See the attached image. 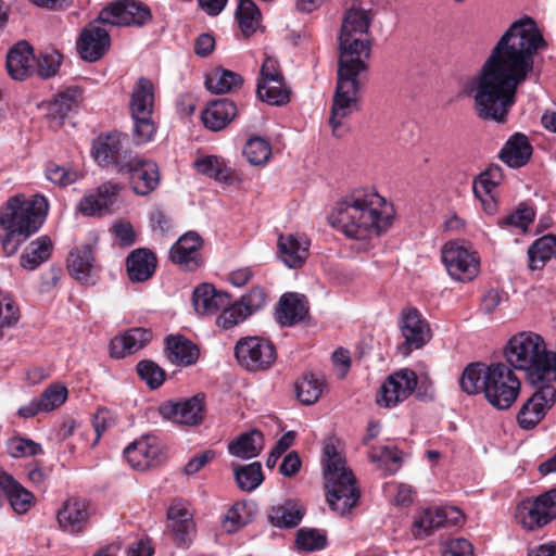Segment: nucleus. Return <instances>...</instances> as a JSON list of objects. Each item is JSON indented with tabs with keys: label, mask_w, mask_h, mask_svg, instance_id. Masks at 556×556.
Masks as SVG:
<instances>
[{
	"label": "nucleus",
	"mask_w": 556,
	"mask_h": 556,
	"mask_svg": "<svg viewBox=\"0 0 556 556\" xmlns=\"http://www.w3.org/2000/svg\"><path fill=\"white\" fill-rule=\"evenodd\" d=\"M543 46L532 18H520L508 27L480 70L460 83V94L473 98V109L480 118L506 121L517 89L533 72L534 55Z\"/></svg>",
	"instance_id": "nucleus-1"
},
{
	"label": "nucleus",
	"mask_w": 556,
	"mask_h": 556,
	"mask_svg": "<svg viewBox=\"0 0 556 556\" xmlns=\"http://www.w3.org/2000/svg\"><path fill=\"white\" fill-rule=\"evenodd\" d=\"M393 208L371 189H356L334 205L330 220L348 238L370 240L391 226Z\"/></svg>",
	"instance_id": "nucleus-2"
},
{
	"label": "nucleus",
	"mask_w": 556,
	"mask_h": 556,
	"mask_svg": "<svg viewBox=\"0 0 556 556\" xmlns=\"http://www.w3.org/2000/svg\"><path fill=\"white\" fill-rule=\"evenodd\" d=\"M49 203L46 197L35 194L26 200L17 194L11 198L0 214V244L7 256H11L43 224Z\"/></svg>",
	"instance_id": "nucleus-3"
},
{
	"label": "nucleus",
	"mask_w": 556,
	"mask_h": 556,
	"mask_svg": "<svg viewBox=\"0 0 556 556\" xmlns=\"http://www.w3.org/2000/svg\"><path fill=\"white\" fill-rule=\"evenodd\" d=\"M504 357L509 367L525 371L532 384L556 381V352L548 351L538 333L513 336L504 348Z\"/></svg>",
	"instance_id": "nucleus-4"
},
{
	"label": "nucleus",
	"mask_w": 556,
	"mask_h": 556,
	"mask_svg": "<svg viewBox=\"0 0 556 556\" xmlns=\"http://www.w3.org/2000/svg\"><path fill=\"white\" fill-rule=\"evenodd\" d=\"M351 7L344 14L339 36V63L367 68L370 56L369 26L372 21L370 9L364 0H351Z\"/></svg>",
	"instance_id": "nucleus-5"
},
{
	"label": "nucleus",
	"mask_w": 556,
	"mask_h": 556,
	"mask_svg": "<svg viewBox=\"0 0 556 556\" xmlns=\"http://www.w3.org/2000/svg\"><path fill=\"white\" fill-rule=\"evenodd\" d=\"M323 463L328 505L333 511L344 515L359 498L354 475L333 443L325 444Z\"/></svg>",
	"instance_id": "nucleus-6"
},
{
	"label": "nucleus",
	"mask_w": 556,
	"mask_h": 556,
	"mask_svg": "<svg viewBox=\"0 0 556 556\" xmlns=\"http://www.w3.org/2000/svg\"><path fill=\"white\" fill-rule=\"evenodd\" d=\"M366 70L338 63V80L329 117L332 132L337 137H341L345 131L344 119L358 110V77Z\"/></svg>",
	"instance_id": "nucleus-7"
},
{
	"label": "nucleus",
	"mask_w": 556,
	"mask_h": 556,
	"mask_svg": "<svg viewBox=\"0 0 556 556\" xmlns=\"http://www.w3.org/2000/svg\"><path fill=\"white\" fill-rule=\"evenodd\" d=\"M154 109V85L146 77H140L135 84L129 110L134 122L132 139L136 144H144L153 139L156 126L152 114Z\"/></svg>",
	"instance_id": "nucleus-8"
},
{
	"label": "nucleus",
	"mask_w": 556,
	"mask_h": 556,
	"mask_svg": "<svg viewBox=\"0 0 556 556\" xmlns=\"http://www.w3.org/2000/svg\"><path fill=\"white\" fill-rule=\"evenodd\" d=\"M484 396L497 409L509 408L518 399L521 382L511 367L504 363L488 365Z\"/></svg>",
	"instance_id": "nucleus-9"
},
{
	"label": "nucleus",
	"mask_w": 556,
	"mask_h": 556,
	"mask_svg": "<svg viewBox=\"0 0 556 556\" xmlns=\"http://www.w3.org/2000/svg\"><path fill=\"white\" fill-rule=\"evenodd\" d=\"M238 363L250 371H262L270 368L277 358L275 345L263 337H243L235 345Z\"/></svg>",
	"instance_id": "nucleus-10"
},
{
	"label": "nucleus",
	"mask_w": 556,
	"mask_h": 556,
	"mask_svg": "<svg viewBox=\"0 0 556 556\" xmlns=\"http://www.w3.org/2000/svg\"><path fill=\"white\" fill-rule=\"evenodd\" d=\"M442 261L448 275L456 281L468 282L479 274V256L458 242L451 241L444 244Z\"/></svg>",
	"instance_id": "nucleus-11"
},
{
	"label": "nucleus",
	"mask_w": 556,
	"mask_h": 556,
	"mask_svg": "<svg viewBox=\"0 0 556 556\" xmlns=\"http://www.w3.org/2000/svg\"><path fill=\"white\" fill-rule=\"evenodd\" d=\"M152 20L150 8L137 0H117L100 12V21L112 26H144Z\"/></svg>",
	"instance_id": "nucleus-12"
},
{
	"label": "nucleus",
	"mask_w": 556,
	"mask_h": 556,
	"mask_svg": "<svg viewBox=\"0 0 556 556\" xmlns=\"http://www.w3.org/2000/svg\"><path fill=\"white\" fill-rule=\"evenodd\" d=\"M417 386L414 370L404 368L390 375L380 387L376 402L379 406L391 408L405 401Z\"/></svg>",
	"instance_id": "nucleus-13"
},
{
	"label": "nucleus",
	"mask_w": 556,
	"mask_h": 556,
	"mask_svg": "<svg viewBox=\"0 0 556 556\" xmlns=\"http://www.w3.org/2000/svg\"><path fill=\"white\" fill-rule=\"evenodd\" d=\"M105 25L106 23L100 21L99 15L81 30L77 40V50L83 60L96 62L109 50L111 38Z\"/></svg>",
	"instance_id": "nucleus-14"
},
{
	"label": "nucleus",
	"mask_w": 556,
	"mask_h": 556,
	"mask_svg": "<svg viewBox=\"0 0 556 556\" xmlns=\"http://www.w3.org/2000/svg\"><path fill=\"white\" fill-rule=\"evenodd\" d=\"M539 389L521 406L517 420L522 429L534 428L553 406L556 390L551 382L540 383Z\"/></svg>",
	"instance_id": "nucleus-15"
},
{
	"label": "nucleus",
	"mask_w": 556,
	"mask_h": 556,
	"mask_svg": "<svg viewBox=\"0 0 556 556\" xmlns=\"http://www.w3.org/2000/svg\"><path fill=\"white\" fill-rule=\"evenodd\" d=\"M119 173L128 176L134 192L139 195L151 193L160 182L159 167L150 160L131 159L119 167Z\"/></svg>",
	"instance_id": "nucleus-16"
},
{
	"label": "nucleus",
	"mask_w": 556,
	"mask_h": 556,
	"mask_svg": "<svg viewBox=\"0 0 556 556\" xmlns=\"http://www.w3.org/2000/svg\"><path fill=\"white\" fill-rule=\"evenodd\" d=\"M160 414L173 422L184 426H198L204 417L203 396L194 395L179 401H166L159 407Z\"/></svg>",
	"instance_id": "nucleus-17"
},
{
	"label": "nucleus",
	"mask_w": 556,
	"mask_h": 556,
	"mask_svg": "<svg viewBox=\"0 0 556 556\" xmlns=\"http://www.w3.org/2000/svg\"><path fill=\"white\" fill-rule=\"evenodd\" d=\"M400 330L404 342L402 348L405 353L420 349L431 339V329L421 313L414 307L402 311Z\"/></svg>",
	"instance_id": "nucleus-18"
},
{
	"label": "nucleus",
	"mask_w": 556,
	"mask_h": 556,
	"mask_svg": "<svg viewBox=\"0 0 556 556\" xmlns=\"http://www.w3.org/2000/svg\"><path fill=\"white\" fill-rule=\"evenodd\" d=\"M128 464L136 470H147L160 464L162 447L156 437L144 434L124 450Z\"/></svg>",
	"instance_id": "nucleus-19"
},
{
	"label": "nucleus",
	"mask_w": 556,
	"mask_h": 556,
	"mask_svg": "<svg viewBox=\"0 0 556 556\" xmlns=\"http://www.w3.org/2000/svg\"><path fill=\"white\" fill-rule=\"evenodd\" d=\"M203 239L195 231L182 235L170 248L169 258L184 270H195L203 265Z\"/></svg>",
	"instance_id": "nucleus-20"
},
{
	"label": "nucleus",
	"mask_w": 556,
	"mask_h": 556,
	"mask_svg": "<svg viewBox=\"0 0 556 556\" xmlns=\"http://www.w3.org/2000/svg\"><path fill=\"white\" fill-rule=\"evenodd\" d=\"M67 269L77 281L89 286L94 285L100 267L94 257L93 247L91 244L75 247L68 254Z\"/></svg>",
	"instance_id": "nucleus-21"
},
{
	"label": "nucleus",
	"mask_w": 556,
	"mask_h": 556,
	"mask_svg": "<svg viewBox=\"0 0 556 556\" xmlns=\"http://www.w3.org/2000/svg\"><path fill=\"white\" fill-rule=\"evenodd\" d=\"M123 186L113 181H105L97 189L87 192L79 202L78 210L81 214L93 216L109 210L122 191Z\"/></svg>",
	"instance_id": "nucleus-22"
},
{
	"label": "nucleus",
	"mask_w": 556,
	"mask_h": 556,
	"mask_svg": "<svg viewBox=\"0 0 556 556\" xmlns=\"http://www.w3.org/2000/svg\"><path fill=\"white\" fill-rule=\"evenodd\" d=\"M89 517L88 504L75 497L64 501L56 514L60 528L72 534L83 532L87 527Z\"/></svg>",
	"instance_id": "nucleus-23"
},
{
	"label": "nucleus",
	"mask_w": 556,
	"mask_h": 556,
	"mask_svg": "<svg viewBox=\"0 0 556 556\" xmlns=\"http://www.w3.org/2000/svg\"><path fill=\"white\" fill-rule=\"evenodd\" d=\"M309 240L302 235H287L278 238V251L281 261L289 268H300L304 265L309 249Z\"/></svg>",
	"instance_id": "nucleus-24"
},
{
	"label": "nucleus",
	"mask_w": 556,
	"mask_h": 556,
	"mask_svg": "<svg viewBox=\"0 0 556 556\" xmlns=\"http://www.w3.org/2000/svg\"><path fill=\"white\" fill-rule=\"evenodd\" d=\"M503 181V170L500 166H491L472 182V191L477 199L480 200L483 208L488 213H492L495 208L494 190Z\"/></svg>",
	"instance_id": "nucleus-25"
},
{
	"label": "nucleus",
	"mask_w": 556,
	"mask_h": 556,
	"mask_svg": "<svg viewBox=\"0 0 556 556\" xmlns=\"http://www.w3.org/2000/svg\"><path fill=\"white\" fill-rule=\"evenodd\" d=\"M36 58L27 42H18L7 55L8 74L16 80H23L35 73Z\"/></svg>",
	"instance_id": "nucleus-26"
},
{
	"label": "nucleus",
	"mask_w": 556,
	"mask_h": 556,
	"mask_svg": "<svg viewBox=\"0 0 556 556\" xmlns=\"http://www.w3.org/2000/svg\"><path fill=\"white\" fill-rule=\"evenodd\" d=\"M308 313L307 301L298 293L283 294L276 307L275 318L282 327H291L305 318Z\"/></svg>",
	"instance_id": "nucleus-27"
},
{
	"label": "nucleus",
	"mask_w": 556,
	"mask_h": 556,
	"mask_svg": "<svg viewBox=\"0 0 556 556\" xmlns=\"http://www.w3.org/2000/svg\"><path fill=\"white\" fill-rule=\"evenodd\" d=\"M540 504L535 498L523 500L517 507L516 518L528 530L541 528L556 518V501H549V506L544 513L539 511Z\"/></svg>",
	"instance_id": "nucleus-28"
},
{
	"label": "nucleus",
	"mask_w": 556,
	"mask_h": 556,
	"mask_svg": "<svg viewBox=\"0 0 556 556\" xmlns=\"http://www.w3.org/2000/svg\"><path fill=\"white\" fill-rule=\"evenodd\" d=\"M152 339V332L143 328H132L116 336L110 343V355L123 358L144 348Z\"/></svg>",
	"instance_id": "nucleus-29"
},
{
	"label": "nucleus",
	"mask_w": 556,
	"mask_h": 556,
	"mask_svg": "<svg viewBox=\"0 0 556 556\" xmlns=\"http://www.w3.org/2000/svg\"><path fill=\"white\" fill-rule=\"evenodd\" d=\"M194 309L201 315H212L222 307L229 305V295L225 292H218L210 283L198 286L192 295Z\"/></svg>",
	"instance_id": "nucleus-30"
},
{
	"label": "nucleus",
	"mask_w": 556,
	"mask_h": 556,
	"mask_svg": "<svg viewBox=\"0 0 556 556\" xmlns=\"http://www.w3.org/2000/svg\"><path fill=\"white\" fill-rule=\"evenodd\" d=\"M237 115V105L229 99L211 102L202 112L204 126L212 131L224 129Z\"/></svg>",
	"instance_id": "nucleus-31"
},
{
	"label": "nucleus",
	"mask_w": 556,
	"mask_h": 556,
	"mask_svg": "<svg viewBox=\"0 0 556 556\" xmlns=\"http://www.w3.org/2000/svg\"><path fill=\"white\" fill-rule=\"evenodd\" d=\"M165 351L172 364L185 367L195 364L200 354L198 346L184 336L167 337Z\"/></svg>",
	"instance_id": "nucleus-32"
},
{
	"label": "nucleus",
	"mask_w": 556,
	"mask_h": 556,
	"mask_svg": "<svg viewBox=\"0 0 556 556\" xmlns=\"http://www.w3.org/2000/svg\"><path fill=\"white\" fill-rule=\"evenodd\" d=\"M532 147L523 134H514L501 150L500 157L509 167L518 168L528 163Z\"/></svg>",
	"instance_id": "nucleus-33"
},
{
	"label": "nucleus",
	"mask_w": 556,
	"mask_h": 556,
	"mask_svg": "<svg viewBox=\"0 0 556 556\" xmlns=\"http://www.w3.org/2000/svg\"><path fill=\"white\" fill-rule=\"evenodd\" d=\"M126 266L131 281L143 282L152 277L156 267V258L148 249H137L128 255Z\"/></svg>",
	"instance_id": "nucleus-34"
},
{
	"label": "nucleus",
	"mask_w": 556,
	"mask_h": 556,
	"mask_svg": "<svg viewBox=\"0 0 556 556\" xmlns=\"http://www.w3.org/2000/svg\"><path fill=\"white\" fill-rule=\"evenodd\" d=\"M80 96L81 93L76 87L67 88L55 96L49 104L47 113V116L53 123L51 126H60L78 108Z\"/></svg>",
	"instance_id": "nucleus-35"
},
{
	"label": "nucleus",
	"mask_w": 556,
	"mask_h": 556,
	"mask_svg": "<svg viewBox=\"0 0 556 556\" xmlns=\"http://www.w3.org/2000/svg\"><path fill=\"white\" fill-rule=\"evenodd\" d=\"M126 137L121 134H111L98 138L92 146V155L94 160L103 166L117 163L123 150V143Z\"/></svg>",
	"instance_id": "nucleus-36"
},
{
	"label": "nucleus",
	"mask_w": 556,
	"mask_h": 556,
	"mask_svg": "<svg viewBox=\"0 0 556 556\" xmlns=\"http://www.w3.org/2000/svg\"><path fill=\"white\" fill-rule=\"evenodd\" d=\"M528 268L541 270L552 258H556V236L544 235L535 239L528 248Z\"/></svg>",
	"instance_id": "nucleus-37"
},
{
	"label": "nucleus",
	"mask_w": 556,
	"mask_h": 556,
	"mask_svg": "<svg viewBox=\"0 0 556 556\" xmlns=\"http://www.w3.org/2000/svg\"><path fill=\"white\" fill-rule=\"evenodd\" d=\"M264 447V437L261 431L252 430L240 434L228 445L231 455L249 459L256 457Z\"/></svg>",
	"instance_id": "nucleus-38"
},
{
	"label": "nucleus",
	"mask_w": 556,
	"mask_h": 556,
	"mask_svg": "<svg viewBox=\"0 0 556 556\" xmlns=\"http://www.w3.org/2000/svg\"><path fill=\"white\" fill-rule=\"evenodd\" d=\"M256 91L258 98L270 105H283L288 103L291 93L283 77L258 80Z\"/></svg>",
	"instance_id": "nucleus-39"
},
{
	"label": "nucleus",
	"mask_w": 556,
	"mask_h": 556,
	"mask_svg": "<svg viewBox=\"0 0 556 556\" xmlns=\"http://www.w3.org/2000/svg\"><path fill=\"white\" fill-rule=\"evenodd\" d=\"M52 251V241L47 236H41L31 241L21 254V266L28 270H34L46 262Z\"/></svg>",
	"instance_id": "nucleus-40"
},
{
	"label": "nucleus",
	"mask_w": 556,
	"mask_h": 556,
	"mask_svg": "<svg viewBox=\"0 0 556 556\" xmlns=\"http://www.w3.org/2000/svg\"><path fill=\"white\" fill-rule=\"evenodd\" d=\"M243 84V78L236 72L215 68L205 79V87L213 93L223 94L237 90Z\"/></svg>",
	"instance_id": "nucleus-41"
},
{
	"label": "nucleus",
	"mask_w": 556,
	"mask_h": 556,
	"mask_svg": "<svg viewBox=\"0 0 556 556\" xmlns=\"http://www.w3.org/2000/svg\"><path fill=\"white\" fill-rule=\"evenodd\" d=\"M304 516V509L296 503L288 502L273 506L269 513V520L278 528H293L298 526Z\"/></svg>",
	"instance_id": "nucleus-42"
},
{
	"label": "nucleus",
	"mask_w": 556,
	"mask_h": 556,
	"mask_svg": "<svg viewBox=\"0 0 556 556\" xmlns=\"http://www.w3.org/2000/svg\"><path fill=\"white\" fill-rule=\"evenodd\" d=\"M486 369L488 365L483 363H471L467 365L459 378L460 389L469 395H476L481 392L484 393Z\"/></svg>",
	"instance_id": "nucleus-43"
},
{
	"label": "nucleus",
	"mask_w": 556,
	"mask_h": 556,
	"mask_svg": "<svg viewBox=\"0 0 556 556\" xmlns=\"http://www.w3.org/2000/svg\"><path fill=\"white\" fill-rule=\"evenodd\" d=\"M445 526V515L441 508H428L420 511L414 520L413 531L416 538L427 536L431 530Z\"/></svg>",
	"instance_id": "nucleus-44"
},
{
	"label": "nucleus",
	"mask_w": 556,
	"mask_h": 556,
	"mask_svg": "<svg viewBox=\"0 0 556 556\" xmlns=\"http://www.w3.org/2000/svg\"><path fill=\"white\" fill-rule=\"evenodd\" d=\"M325 386L323 377L307 374L295 384L296 396L303 404H314L323 394Z\"/></svg>",
	"instance_id": "nucleus-45"
},
{
	"label": "nucleus",
	"mask_w": 556,
	"mask_h": 556,
	"mask_svg": "<svg viewBox=\"0 0 556 556\" xmlns=\"http://www.w3.org/2000/svg\"><path fill=\"white\" fill-rule=\"evenodd\" d=\"M236 16L242 33H255L261 23V12L252 0H239Z\"/></svg>",
	"instance_id": "nucleus-46"
},
{
	"label": "nucleus",
	"mask_w": 556,
	"mask_h": 556,
	"mask_svg": "<svg viewBox=\"0 0 556 556\" xmlns=\"http://www.w3.org/2000/svg\"><path fill=\"white\" fill-rule=\"evenodd\" d=\"M194 167L199 173L218 181H227L231 176L230 168L224 160L213 155L197 160Z\"/></svg>",
	"instance_id": "nucleus-47"
},
{
	"label": "nucleus",
	"mask_w": 556,
	"mask_h": 556,
	"mask_svg": "<svg viewBox=\"0 0 556 556\" xmlns=\"http://www.w3.org/2000/svg\"><path fill=\"white\" fill-rule=\"evenodd\" d=\"M20 319V309L12 296L0 290V339L13 328Z\"/></svg>",
	"instance_id": "nucleus-48"
},
{
	"label": "nucleus",
	"mask_w": 556,
	"mask_h": 556,
	"mask_svg": "<svg viewBox=\"0 0 556 556\" xmlns=\"http://www.w3.org/2000/svg\"><path fill=\"white\" fill-rule=\"evenodd\" d=\"M235 478L238 486L251 492L255 490L264 480L262 466L260 463H251L249 465L238 467L235 470Z\"/></svg>",
	"instance_id": "nucleus-49"
},
{
	"label": "nucleus",
	"mask_w": 556,
	"mask_h": 556,
	"mask_svg": "<svg viewBox=\"0 0 556 556\" xmlns=\"http://www.w3.org/2000/svg\"><path fill=\"white\" fill-rule=\"evenodd\" d=\"M243 153L250 164L263 165L271 155V147L265 139L255 137L248 140Z\"/></svg>",
	"instance_id": "nucleus-50"
},
{
	"label": "nucleus",
	"mask_w": 556,
	"mask_h": 556,
	"mask_svg": "<svg viewBox=\"0 0 556 556\" xmlns=\"http://www.w3.org/2000/svg\"><path fill=\"white\" fill-rule=\"evenodd\" d=\"M326 543V534L317 529H300L296 533L295 544L301 551H318L324 548Z\"/></svg>",
	"instance_id": "nucleus-51"
},
{
	"label": "nucleus",
	"mask_w": 556,
	"mask_h": 556,
	"mask_svg": "<svg viewBox=\"0 0 556 556\" xmlns=\"http://www.w3.org/2000/svg\"><path fill=\"white\" fill-rule=\"evenodd\" d=\"M535 212L532 207L520 205L515 212L498 220L502 228H517L526 231L534 220Z\"/></svg>",
	"instance_id": "nucleus-52"
},
{
	"label": "nucleus",
	"mask_w": 556,
	"mask_h": 556,
	"mask_svg": "<svg viewBox=\"0 0 556 556\" xmlns=\"http://www.w3.org/2000/svg\"><path fill=\"white\" fill-rule=\"evenodd\" d=\"M62 55L55 50L45 51L36 59L35 73L43 78L54 76L61 65Z\"/></svg>",
	"instance_id": "nucleus-53"
},
{
	"label": "nucleus",
	"mask_w": 556,
	"mask_h": 556,
	"mask_svg": "<svg viewBox=\"0 0 556 556\" xmlns=\"http://www.w3.org/2000/svg\"><path fill=\"white\" fill-rule=\"evenodd\" d=\"M67 394L68 391L64 384L52 383L43 391L38 401L45 412H51L65 403Z\"/></svg>",
	"instance_id": "nucleus-54"
},
{
	"label": "nucleus",
	"mask_w": 556,
	"mask_h": 556,
	"mask_svg": "<svg viewBox=\"0 0 556 556\" xmlns=\"http://www.w3.org/2000/svg\"><path fill=\"white\" fill-rule=\"evenodd\" d=\"M5 497L12 509L17 514H25L33 506V494L23 488L18 482L14 481Z\"/></svg>",
	"instance_id": "nucleus-55"
},
{
	"label": "nucleus",
	"mask_w": 556,
	"mask_h": 556,
	"mask_svg": "<svg viewBox=\"0 0 556 556\" xmlns=\"http://www.w3.org/2000/svg\"><path fill=\"white\" fill-rule=\"evenodd\" d=\"M137 372L151 389H157L165 380V371L157 364L149 359L138 363Z\"/></svg>",
	"instance_id": "nucleus-56"
},
{
	"label": "nucleus",
	"mask_w": 556,
	"mask_h": 556,
	"mask_svg": "<svg viewBox=\"0 0 556 556\" xmlns=\"http://www.w3.org/2000/svg\"><path fill=\"white\" fill-rule=\"evenodd\" d=\"M7 446L9 454L14 458L35 456L42 452L40 444L20 437L10 439Z\"/></svg>",
	"instance_id": "nucleus-57"
},
{
	"label": "nucleus",
	"mask_w": 556,
	"mask_h": 556,
	"mask_svg": "<svg viewBox=\"0 0 556 556\" xmlns=\"http://www.w3.org/2000/svg\"><path fill=\"white\" fill-rule=\"evenodd\" d=\"M46 178L54 185L65 187L75 182L78 178L76 172L61 166L54 162H49L45 169Z\"/></svg>",
	"instance_id": "nucleus-58"
},
{
	"label": "nucleus",
	"mask_w": 556,
	"mask_h": 556,
	"mask_svg": "<svg viewBox=\"0 0 556 556\" xmlns=\"http://www.w3.org/2000/svg\"><path fill=\"white\" fill-rule=\"evenodd\" d=\"M248 317L249 315L244 312L243 307L236 302L232 305L229 304L222 307V313L218 315L216 324L223 329H230L244 321Z\"/></svg>",
	"instance_id": "nucleus-59"
},
{
	"label": "nucleus",
	"mask_w": 556,
	"mask_h": 556,
	"mask_svg": "<svg viewBox=\"0 0 556 556\" xmlns=\"http://www.w3.org/2000/svg\"><path fill=\"white\" fill-rule=\"evenodd\" d=\"M266 302V294L260 287L252 288L248 293L243 294L237 303L243 307L249 316L260 311Z\"/></svg>",
	"instance_id": "nucleus-60"
},
{
	"label": "nucleus",
	"mask_w": 556,
	"mask_h": 556,
	"mask_svg": "<svg viewBox=\"0 0 556 556\" xmlns=\"http://www.w3.org/2000/svg\"><path fill=\"white\" fill-rule=\"evenodd\" d=\"M167 530L181 527L184 523L194 522L192 514L181 503H173L167 510Z\"/></svg>",
	"instance_id": "nucleus-61"
},
{
	"label": "nucleus",
	"mask_w": 556,
	"mask_h": 556,
	"mask_svg": "<svg viewBox=\"0 0 556 556\" xmlns=\"http://www.w3.org/2000/svg\"><path fill=\"white\" fill-rule=\"evenodd\" d=\"M442 556H473V548L468 540L456 538L446 543Z\"/></svg>",
	"instance_id": "nucleus-62"
},
{
	"label": "nucleus",
	"mask_w": 556,
	"mask_h": 556,
	"mask_svg": "<svg viewBox=\"0 0 556 556\" xmlns=\"http://www.w3.org/2000/svg\"><path fill=\"white\" fill-rule=\"evenodd\" d=\"M244 510V505L242 504H235L225 515V518L223 520L224 528L227 532H235L240 527L245 525V518L241 515V511Z\"/></svg>",
	"instance_id": "nucleus-63"
},
{
	"label": "nucleus",
	"mask_w": 556,
	"mask_h": 556,
	"mask_svg": "<svg viewBox=\"0 0 556 556\" xmlns=\"http://www.w3.org/2000/svg\"><path fill=\"white\" fill-rule=\"evenodd\" d=\"M173 540L182 547H188L195 536L194 522L184 523L181 527L168 531Z\"/></svg>",
	"instance_id": "nucleus-64"
}]
</instances>
